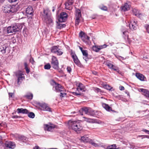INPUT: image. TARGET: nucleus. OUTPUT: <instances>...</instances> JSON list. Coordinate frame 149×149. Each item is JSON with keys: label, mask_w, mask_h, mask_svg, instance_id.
I'll return each instance as SVG.
<instances>
[{"label": "nucleus", "mask_w": 149, "mask_h": 149, "mask_svg": "<svg viewBox=\"0 0 149 149\" xmlns=\"http://www.w3.org/2000/svg\"><path fill=\"white\" fill-rule=\"evenodd\" d=\"M69 125L73 130L75 131H79L82 129V127L78 121H69Z\"/></svg>", "instance_id": "1"}, {"label": "nucleus", "mask_w": 149, "mask_h": 149, "mask_svg": "<svg viewBox=\"0 0 149 149\" xmlns=\"http://www.w3.org/2000/svg\"><path fill=\"white\" fill-rule=\"evenodd\" d=\"M21 28V26L16 24L12 25L7 28V31L8 33H13L19 31Z\"/></svg>", "instance_id": "2"}, {"label": "nucleus", "mask_w": 149, "mask_h": 149, "mask_svg": "<svg viewBox=\"0 0 149 149\" xmlns=\"http://www.w3.org/2000/svg\"><path fill=\"white\" fill-rule=\"evenodd\" d=\"M79 36L83 42L87 44L88 43L89 41V37L86 35L84 32L83 31L80 32L79 34Z\"/></svg>", "instance_id": "3"}, {"label": "nucleus", "mask_w": 149, "mask_h": 149, "mask_svg": "<svg viewBox=\"0 0 149 149\" xmlns=\"http://www.w3.org/2000/svg\"><path fill=\"white\" fill-rule=\"evenodd\" d=\"M23 74L21 71H18L16 73V76L17 78V83L18 84H19L22 81L23 79H24L23 76Z\"/></svg>", "instance_id": "4"}, {"label": "nucleus", "mask_w": 149, "mask_h": 149, "mask_svg": "<svg viewBox=\"0 0 149 149\" xmlns=\"http://www.w3.org/2000/svg\"><path fill=\"white\" fill-rule=\"evenodd\" d=\"M51 51L52 53L56 54L57 55L60 56L63 54L62 50L59 49L57 46H54L51 49Z\"/></svg>", "instance_id": "5"}, {"label": "nucleus", "mask_w": 149, "mask_h": 149, "mask_svg": "<svg viewBox=\"0 0 149 149\" xmlns=\"http://www.w3.org/2000/svg\"><path fill=\"white\" fill-rule=\"evenodd\" d=\"M44 17L46 22L48 23L52 22V20L50 17V15L48 14V10H44Z\"/></svg>", "instance_id": "6"}, {"label": "nucleus", "mask_w": 149, "mask_h": 149, "mask_svg": "<svg viewBox=\"0 0 149 149\" xmlns=\"http://www.w3.org/2000/svg\"><path fill=\"white\" fill-rule=\"evenodd\" d=\"M52 59L51 64L52 67L55 69H58L59 64L55 56H52Z\"/></svg>", "instance_id": "7"}, {"label": "nucleus", "mask_w": 149, "mask_h": 149, "mask_svg": "<svg viewBox=\"0 0 149 149\" xmlns=\"http://www.w3.org/2000/svg\"><path fill=\"white\" fill-rule=\"evenodd\" d=\"M68 16L67 14L65 12L61 13L60 15L58 18L59 21L61 22H65L67 19Z\"/></svg>", "instance_id": "8"}, {"label": "nucleus", "mask_w": 149, "mask_h": 149, "mask_svg": "<svg viewBox=\"0 0 149 149\" xmlns=\"http://www.w3.org/2000/svg\"><path fill=\"white\" fill-rule=\"evenodd\" d=\"M5 146L9 148L13 149L16 147L15 142L10 141H6L4 143Z\"/></svg>", "instance_id": "9"}, {"label": "nucleus", "mask_w": 149, "mask_h": 149, "mask_svg": "<svg viewBox=\"0 0 149 149\" xmlns=\"http://www.w3.org/2000/svg\"><path fill=\"white\" fill-rule=\"evenodd\" d=\"M107 46V45L105 44L99 46L95 45L93 47L92 49L94 51L97 52L102 49L106 48Z\"/></svg>", "instance_id": "10"}, {"label": "nucleus", "mask_w": 149, "mask_h": 149, "mask_svg": "<svg viewBox=\"0 0 149 149\" xmlns=\"http://www.w3.org/2000/svg\"><path fill=\"white\" fill-rule=\"evenodd\" d=\"M85 87L84 85L81 83H79L78 85L76 91L74 93L76 95H80V93H78L77 91L79 92V91H84Z\"/></svg>", "instance_id": "11"}, {"label": "nucleus", "mask_w": 149, "mask_h": 149, "mask_svg": "<svg viewBox=\"0 0 149 149\" xmlns=\"http://www.w3.org/2000/svg\"><path fill=\"white\" fill-rule=\"evenodd\" d=\"M53 82L55 84V86L54 88L56 91L58 92L63 91L65 89L63 88L61 85L57 84L55 82L53 81Z\"/></svg>", "instance_id": "12"}, {"label": "nucleus", "mask_w": 149, "mask_h": 149, "mask_svg": "<svg viewBox=\"0 0 149 149\" xmlns=\"http://www.w3.org/2000/svg\"><path fill=\"white\" fill-rule=\"evenodd\" d=\"M129 25L131 29L135 30L136 28L137 21L135 19L132 20L130 21Z\"/></svg>", "instance_id": "13"}, {"label": "nucleus", "mask_w": 149, "mask_h": 149, "mask_svg": "<svg viewBox=\"0 0 149 149\" xmlns=\"http://www.w3.org/2000/svg\"><path fill=\"white\" fill-rule=\"evenodd\" d=\"M55 127L54 125L51 123L48 124H45L44 125V129L45 130L51 131L54 129Z\"/></svg>", "instance_id": "14"}, {"label": "nucleus", "mask_w": 149, "mask_h": 149, "mask_svg": "<svg viewBox=\"0 0 149 149\" xmlns=\"http://www.w3.org/2000/svg\"><path fill=\"white\" fill-rule=\"evenodd\" d=\"M40 107H41V110L43 111H51V108L45 103L41 104L40 105Z\"/></svg>", "instance_id": "15"}, {"label": "nucleus", "mask_w": 149, "mask_h": 149, "mask_svg": "<svg viewBox=\"0 0 149 149\" xmlns=\"http://www.w3.org/2000/svg\"><path fill=\"white\" fill-rule=\"evenodd\" d=\"M139 91L141 92L143 95L146 97L149 98V91L146 89L141 88Z\"/></svg>", "instance_id": "16"}, {"label": "nucleus", "mask_w": 149, "mask_h": 149, "mask_svg": "<svg viewBox=\"0 0 149 149\" xmlns=\"http://www.w3.org/2000/svg\"><path fill=\"white\" fill-rule=\"evenodd\" d=\"M80 140L84 142L89 143L91 139H89L86 135L81 137Z\"/></svg>", "instance_id": "17"}, {"label": "nucleus", "mask_w": 149, "mask_h": 149, "mask_svg": "<svg viewBox=\"0 0 149 149\" xmlns=\"http://www.w3.org/2000/svg\"><path fill=\"white\" fill-rule=\"evenodd\" d=\"M17 110L18 113H27L28 112V111L27 110L23 108L18 109Z\"/></svg>", "instance_id": "18"}, {"label": "nucleus", "mask_w": 149, "mask_h": 149, "mask_svg": "<svg viewBox=\"0 0 149 149\" xmlns=\"http://www.w3.org/2000/svg\"><path fill=\"white\" fill-rule=\"evenodd\" d=\"M89 110V108H87L85 107L82 108L81 110L79 111V112L82 115H83L82 113H81V111H82V112L84 113L85 114L88 115V112Z\"/></svg>", "instance_id": "19"}, {"label": "nucleus", "mask_w": 149, "mask_h": 149, "mask_svg": "<svg viewBox=\"0 0 149 149\" xmlns=\"http://www.w3.org/2000/svg\"><path fill=\"white\" fill-rule=\"evenodd\" d=\"M136 77L139 80L141 81H144V77L142 74L136 73Z\"/></svg>", "instance_id": "20"}, {"label": "nucleus", "mask_w": 149, "mask_h": 149, "mask_svg": "<svg viewBox=\"0 0 149 149\" xmlns=\"http://www.w3.org/2000/svg\"><path fill=\"white\" fill-rule=\"evenodd\" d=\"M102 106L106 110L108 111H112L111 108L109 107L108 104L105 103H103L102 104Z\"/></svg>", "instance_id": "21"}, {"label": "nucleus", "mask_w": 149, "mask_h": 149, "mask_svg": "<svg viewBox=\"0 0 149 149\" xmlns=\"http://www.w3.org/2000/svg\"><path fill=\"white\" fill-rule=\"evenodd\" d=\"M83 118L84 119V120H83L84 121H86L88 123H94L95 122V120L92 119L90 118H87L85 117H83Z\"/></svg>", "instance_id": "22"}, {"label": "nucleus", "mask_w": 149, "mask_h": 149, "mask_svg": "<svg viewBox=\"0 0 149 149\" xmlns=\"http://www.w3.org/2000/svg\"><path fill=\"white\" fill-rule=\"evenodd\" d=\"M76 18H80L81 17V10H76L75 11Z\"/></svg>", "instance_id": "23"}, {"label": "nucleus", "mask_w": 149, "mask_h": 149, "mask_svg": "<svg viewBox=\"0 0 149 149\" xmlns=\"http://www.w3.org/2000/svg\"><path fill=\"white\" fill-rule=\"evenodd\" d=\"M7 48L6 45H3L1 47V51L3 54H5L6 52V49Z\"/></svg>", "instance_id": "24"}, {"label": "nucleus", "mask_w": 149, "mask_h": 149, "mask_svg": "<svg viewBox=\"0 0 149 149\" xmlns=\"http://www.w3.org/2000/svg\"><path fill=\"white\" fill-rule=\"evenodd\" d=\"M82 53L83 54V55L84 56V57H83V58L84 59V60L86 61V59L87 58V57L88 56V54L87 51L86 50H84L82 52Z\"/></svg>", "instance_id": "25"}, {"label": "nucleus", "mask_w": 149, "mask_h": 149, "mask_svg": "<svg viewBox=\"0 0 149 149\" xmlns=\"http://www.w3.org/2000/svg\"><path fill=\"white\" fill-rule=\"evenodd\" d=\"M133 12L134 14L138 17H140L141 15L138 10H133Z\"/></svg>", "instance_id": "26"}, {"label": "nucleus", "mask_w": 149, "mask_h": 149, "mask_svg": "<svg viewBox=\"0 0 149 149\" xmlns=\"http://www.w3.org/2000/svg\"><path fill=\"white\" fill-rule=\"evenodd\" d=\"M106 149H117L116 146L115 144L107 146Z\"/></svg>", "instance_id": "27"}, {"label": "nucleus", "mask_w": 149, "mask_h": 149, "mask_svg": "<svg viewBox=\"0 0 149 149\" xmlns=\"http://www.w3.org/2000/svg\"><path fill=\"white\" fill-rule=\"evenodd\" d=\"M65 25L59 23L57 22L56 27L58 29H61L62 28L65 27Z\"/></svg>", "instance_id": "28"}, {"label": "nucleus", "mask_w": 149, "mask_h": 149, "mask_svg": "<svg viewBox=\"0 0 149 149\" xmlns=\"http://www.w3.org/2000/svg\"><path fill=\"white\" fill-rule=\"evenodd\" d=\"M130 5H128L127 3H125L124 5L122 6L121 8V9H127L128 8H130Z\"/></svg>", "instance_id": "29"}, {"label": "nucleus", "mask_w": 149, "mask_h": 149, "mask_svg": "<svg viewBox=\"0 0 149 149\" xmlns=\"http://www.w3.org/2000/svg\"><path fill=\"white\" fill-rule=\"evenodd\" d=\"M6 126V123L5 122H3L0 124V130H2L3 128Z\"/></svg>", "instance_id": "30"}, {"label": "nucleus", "mask_w": 149, "mask_h": 149, "mask_svg": "<svg viewBox=\"0 0 149 149\" xmlns=\"http://www.w3.org/2000/svg\"><path fill=\"white\" fill-rule=\"evenodd\" d=\"M74 2V0H68L67 2L65 3V6L68 5L69 6L72 4Z\"/></svg>", "instance_id": "31"}, {"label": "nucleus", "mask_w": 149, "mask_h": 149, "mask_svg": "<svg viewBox=\"0 0 149 149\" xmlns=\"http://www.w3.org/2000/svg\"><path fill=\"white\" fill-rule=\"evenodd\" d=\"M88 113V115L91 116H94L95 113L94 111L90 108H89Z\"/></svg>", "instance_id": "32"}, {"label": "nucleus", "mask_w": 149, "mask_h": 149, "mask_svg": "<svg viewBox=\"0 0 149 149\" xmlns=\"http://www.w3.org/2000/svg\"><path fill=\"white\" fill-rule=\"evenodd\" d=\"M25 96L28 99H32L33 98V95L32 94L29 93V94Z\"/></svg>", "instance_id": "33"}, {"label": "nucleus", "mask_w": 149, "mask_h": 149, "mask_svg": "<svg viewBox=\"0 0 149 149\" xmlns=\"http://www.w3.org/2000/svg\"><path fill=\"white\" fill-rule=\"evenodd\" d=\"M103 86L105 88L109 90H111V89L112 88V87H111L110 86H109V85H107L104 84Z\"/></svg>", "instance_id": "34"}, {"label": "nucleus", "mask_w": 149, "mask_h": 149, "mask_svg": "<svg viewBox=\"0 0 149 149\" xmlns=\"http://www.w3.org/2000/svg\"><path fill=\"white\" fill-rule=\"evenodd\" d=\"M66 91V90L65 89V90L63 91L60 92V96L61 97H64L65 96L66 93L65 92V91Z\"/></svg>", "instance_id": "35"}, {"label": "nucleus", "mask_w": 149, "mask_h": 149, "mask_svg": "<svg viewBox=\"0 0 149 149\" xmlns=\"http://www.w3.org/2000/svg\"><path fill=\"white\" fill-rule=\"evenodd\" d=\"M26 13L28 15H32L33 10H26Z\"/></svg>", "instance_id": "36"}, {"label": "nucleus", "mask_w": 149, "mask_h": 149, "mask_svg": "<svg viewBox=\"0 0 149 149\" xmlns=\"http://www.w3.org/2000/svg\"><path fill=\"white\" fill-rule=\"evenodd\" d=\"M28 116L30 118H33L35 117V114L31 112L28 114Z\"/></svg>", "instance_id": "37"}, {"label": "nucleus", "mask_w": 149, "mask_h": 149, "mask_svg": "<svg viewBox=\"0 0 149 149\" xmlns=\"http://www.w3.org/2000/svg\"><path fill=\"white\" fill-rule=\"evenodd\" d=\"M80 21V18H78V17L76 18L75 20V25L76 26H77L78 25Z\"/></svg>", "instance_id": "38"}, {"label": "nucleus", "mask_w": 149, "mask_h": 149, "mask_svg": "<svg viewBox=\"0 0 149 149\" xmlns=\"http://www.w3.org/2000/svg\"><path fill=\"white\" fill-rule=\"evenodd\" d=\"M71 55L74 61L78 58L76 55L72 53L71 54Z\"/></svg>", "instance_id": "39"}, {"label": "nucleus", "mask_w": 149, "mask_h": 149, "mask_svg": "<svg viewBox=\"0 0 149 149\" xmlns=\"http://www.w3.org/2000/svg\"><path fill=\"white\" fill-rule=\"evenodd\" d=\"M89 143H90L92 145L94 146L95 147H97L98 146V145L97 144L93 142V141L91 139Z\"/></svg>", "instance_id": "40"}, {"label": "nucleus", "mask_w": 149, "mask_h": 149, "mask_svg": "<svg viewBox=\"0 0 149 149\" xmlns=\"http://www.w3.org/2000/svg\"><path fill=\"white\" fill-rule=\"evenodd\" d=\"M19 140L24 141L26 140V138L23 136H19Z\"/></svg>", "instance_id": "41"}, {"label": "nucleus", "mask_w": 149, "mask_h": 149, "mask_svg": "<svg viewBox=\"0 0 149 149\" xmlns=\"http://www.w3.org/2000/svg\"><path fill=\"white\" fill-rule=\"evenodd\" d=\"M51 66L49 64H47L44 66V68L46 69H49L50 68Z\"/></svg>", "instance_id": "42"}, {"label": "nucleus", "mask_w": 149, "mask_h": 149, "mask_svg": "<svg viewBox=\"0 0 149 149\" xmlns=\"http://www.w3.org/2000/svg\"><path fill=\"white\" fill-rule=\"evenodd\" d=\"M111 69L115 71H116L118 73H119V71L118 68L113 65V67Z\"/></svg>", "instance_id": "43"}, {"label": "nucleus", "mask_w": 149, "mask_h": 149, "mask_svg": "<svg viewBox=\"0 0 149 149\" xmlns=\"http://www.w3.org/2000/svg\"><path fill=\"white\" fill-rule=\"evenodd\" d=\"M107 66H108L109 68L111 69L113 67V65L112 64H111L110 63H107Z\"/></svg>", "instance_id": "44"}, {"label": "nucleus", "mask_w": 149, "mask_h": 149, "mask_svg": "<svg viewBox=\"0 0 149 149\" xmlns=\"http://www.w3.org/2000/svg\"><path fill=\"white\" fill-rule=\"evenodd\" d=\"M74 62L77 65H79L80 64V62L78 58L76 59V60H74Z\"/></svg>", "instance_id": "45"}, {"label": "nucleus", "mask_w": 149, "mask_h": 149, "mask_svg": "<svg viewBox=\"0 0 149 149\" xmlns=\"http://www.w3.org/2000/svg\"><path fill=\"white\" fill-rule=\"evenodd\" d=\"M145 27L146 29L147 32L149 33V25L146 24L145 26Z\"/></svg>", "instance_id": "46"}, {"label": "nucleus", "mask_w": 149, "mask_h": 149, "mask_svg": "<svg viewBox=\"0 0 149 149\" xmlns=\"http://www.w3.org/2000/svg\"><path fill=\"white\" fill-rule=\"evenodd\" d=\"M100 8L101 9H102H102H107V7L105 6H101L100 7Z\"/></svg>", "instance_id": "47"}, {"label": "nucleus", "mask_w": 149, "mask_h": 149, "mask_svg": "<svg viewBox=\"0 0 149 149\" xmlns=\"http://www.w3.org/2000/svg\"><path fill=\"white\" fill-rule=\"evenodd\" d=\"M9 95L10 98H13L14 96V94L13 93H9Z\"/></svg>", "instance_id": "48"}, {"label": "nucleus", "mask_w": 149, "mask_h": 149, "mask_svg": "<svg viewBox=\"0 0 149 149\" xmlns=\"http://www.w3.org/2000/svg\"><path fill=\"white\" fill-rule=\"evenodd\" d=\"M94 90L95 92H99L100 91V89L99 88H94Z\"/></svg>", "instance_id": "49"}, {"label": "nucleus", "mask_w": 149, "mask_h": 149, "mask_svg": "<svg viewBox=\"0 0 149 149\" xmlns=\"http://www.w3.org/2000/svg\"><path fill=\"white\" fill-rule=\"evenodd\" d=\"M94 123H96L98 124H101L102 123V122L99 120H95V122H94Z\"/></svg>", "instance_id": "50"}, {"label": "nucleus", "mask_w": 149, "mask_h": 149, "mask_svg": "<svg viewBox=\"0 0 149 149\" xmlns=\"http://www.w3.org/2000/svg\"><path fill=\"white\" fill-rule=\"evenodd\" d=\"M67 70L69 73H70L71 71V69L70 67H68L67 68Z\"/></svg>", "instance_id": "51"}, {"label": "nucleus", "mask_w": 149, "mask_h": 149, "mask_svg": "<svg viewBox=\"0 0 149 149\" xmlns=\"http://www.w3.org/2000/svg\"><path fill=\"white\" fill-rule=\"evenodd\" d=\"M143 131L146 133L147 134H149V131L146 129H143L142 130Z\"/></svg>", "instance_id": "52"}, {"label": "nucleus", "mask_w": 149, "mask_h": 149, "mask_svg": "<svg viewBox=\"0 0 149 149\" xmlns=\"http://www.w3.org/2000/svg\"><path fill=\"white\" fill-rule=\"evenodd\" d=\"M30 61L33 64L34 63V59L33 58H30Z\"/></svg>", "instance_id": "53"}, {"label": "nucleus", "mask_w": 149, "mask_h": 149, "mask_svg": "<svg viewBox=\"0 0 149 149\" xmlns=\"http://www.w3.org/2000/svg\"><path fill=\"white\" fill-rule=\"evenodd\" d=\"M18 0H8V1L10 2V3H13L16 2Z\"/></svg>", "instance_id": "54"}, {"label": "nucleus", "mask_w": 149, "mask_h": 149, "mask_svg": "<svg viewBox=\"0 0 149 149\" xmlns=\"http://www.w3.org/2000/svg\"><path fill=\"white\" fill-rule=\"evenodd\" d=\"M5 13H9L11 12V10H4V11Z\"/></svg>", "instance_id": "55"}, {"label": "nucleus", "mask_w": 149, "mask_h": 149, "mask_svg": "<svg viewBox=\"0 0 149 149\" xmlns=\"http://www.w3.org/2000/svg\"><path fill=\"white\" fill-rule=\"evenodd\" d=\"M26 9H33V8L31 6H28Z\"/></svg>", "instance_id": "56"}, {"label": "nucleus", "mask_w": 149, "mask_h": 149, "mask_svg": "<svg viewBox=\"0 0 149 149\" xmlns=\"http://www.w3.org/2000/svg\"><path fill=\"white\" fill-rule=\"evenodd\" d=\"M12 118H19V117L17 116V115H15L13 116L12 117Z\"/></svg>", "instance_id": "57"}, {"label": "nucleus", "mask_w": 149, "mask_h": 149, "mask_svg": "<svg viewBox=\"0 0 149 149\" xmlns=\"http://www.w3.org/2000/svg\"><path fill=\"white\" fill-rule=\"evenodd\" d=\"M119 89L120 90H123L124 89V88L123 86H121L119 87Z\"/></svg>", "instance_id": "58"}, {"label": "nucleus", "mask_w": 149, "mask_h": 149, "mask_svg": "<svg viewBox=\"0 0 149 149\" xmlns=\"http://www.w3.org/2000/svg\"><path fill=\"white\" fill-rule=\"evenodd\" d=\"M26 70V72L27 73H29V70L28 69V67H26V68H25Z\"/></svg>", "instance_id": "59"}, {"label": "nucleus", "mask_w": 149, "mask_h": 149, "mask_svg": "<svg viewBox=\"0 0 149 149\" xmlns=\"http://www.w3.org/2000/svg\"><path fill=\"white\" fill-rule=\"evenodd\" d=\"M123 34L124 35H125L126 33L127 32V31H123Z\"/></svg>", "instance_id": "60"}, {"label": "nucleus", "mask_w": 149, "mask_h": 149, "mask_svg": "<svg viewBox=\"0 0 149 149\" xmlns=\"http://www.w3.org/2000/svg\"><path fill=\"white\" fill-rule=\"evenodd\" d=\"M143 137H144V138L149 139V136L148 135H144L143 136Z\"/></svg>", "instance_id": "61"}, {"label": "nucleus", "mask_w": 149, "mask_h": 149, "mask_svg": "<svg viewBox=\"0 0 149 149\" xmlns=\"http://www.w3.org/2000/svg\"><path fill=\"white\" fill-rule=\"evenodd\" d=\"M79 48L81 51V52H83V51H84V50L82 48L80 47H79Z\"/></svg>", "instance_id": "62"}, {"label": "nucleus", "mask_w": 149, "mask_h": 149, "mask_svg": "<svg viewBox=\"0 0 149 149\" xmlns=\"http://www.w3.org/2000/svg\"><path fill=\"white\" fill-rule=\"evenodd\" d=\"M93 73L94 74L96 75L97 74V72L96 71H93Z\"/></svg>", "instance_id": "63"}, {"label": "nucleus", "mask_w": 149, "mask_h": 149, "mask_svg": "<svg viewBox=\"0 0 149 149\" xmlns=\"http://www.w3.org/2000/svg\"><path fill=\"white\" fill-rule=\"evenodd\" d=\"M119 59H122V60H124V58H123V57H120L119 58Z\"/></svg>", "instance_id": "64"}]
</instances>
